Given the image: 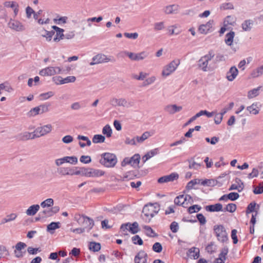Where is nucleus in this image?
I'll return each instance as SVG.
<instances>
[{
  "mask_svg": "<svg viewBox=\"0 0 263 263\" xmlns=\"http://www.w3.org/2000/svg\"><path fill=\"white\" fill-rule=\"evenodd\" d=\"M99 162L106 167H113L117 163L116 156L112 153H104L101 155Z\"/></svg>",
  "mask_w": 263,
  "mask_h": 263,
  "instance_id": "obj_1",
  "label": "nucleus"
},
{
  "mask_svg": "<svg viewBox=\"0 0 263 263\" xmlns=\"http://www.w3.org/2000/svg\"><path fill=\"white\" fill-rule=\"evenodd\" d=\"M74 220H76L80 225L83 226L88 232L94 226V221L92 219L84 215L80 214L76 215Z\"/></svg>",
  "mask_w": 263,
  "mask_h": 263,
  "instance_id": "obj_2",
  "label": "nucleus"
},
{
  "mask_svg": "<svg viewBox=\"0 0 263 263\" xmlns=\"http://www.w3.org/2000/svg\"><path fill=\"white\" fill-rule=\"evenodd\" d=\"M159 211V206L157 203H149L144 205L142 213L145 217L148 218V221H149L151 219L158 213Z\"/></svg>",
  "mask_w": 263,
  "mask_h": 263,
  "instance_id": "obj_3",
  "label": "nucleus"
},
{
  "mask_svg": "<svg viewBox=\"0 0 263 263\" xmlns=\"http://www.w3.org/2000/svg\"><path fill=\"white\" fill-rule=\"evenodd\" d=\"M116 60L112 56H107L104 54L99 53L94 56L92 59V62L89 63L91 66L105 63L108 62H115Z\"/></svg>",
  "mask_w": 263,
  "mask_h": 263,
  "instance_id": "obj_4",
  "label": "nucleus"
},
{
  "mask_svg": "<svg viewBox=\"0 0 263 263\" xmlns=\"http://www.w3.org/2000/svg\"><path fill=\"white\" fill-rule=\"evenodd\" d=\"M180 60H174L168 64L165 65L162 71V76L163 77H167L174 72L179 65L180 64Z\"/></svg>",
  "mask_w": 263,
  "mask_h": 263,
  "instance_id": "obj_5",
  "label": "nucleus"
},
{
  "mask_svg": "<svg viewBox=\"0 0 263 263\" xmlns=\"http://www.w3.org/2000/svg\"><path fill=\"white\" fill-rule=\"evenodd\" d=\"M214 54L212 52H209L208 54L202 57L198 61V67L202 71L206 72L209 70L208 65L209 62L214 57Z\"/></svg>",
  "mask_w": 263,
  "mask_h": 263,
  "instance_id": "obj_6",
  "label": "nucleus"
},
{
  "mask_svg": "<svg viewBox=\"0 0 263 263\" xmlns=\"http://www.w3.org/2000/svg\"><path fill=\"white\" fill-rule=\"evenodd\" d=\"M214 231L219 241L224 242L228 240V234L222 225L215 226Z\"/></svg>",
  "mask_w": 263,
  "mask_h": 263,
  "instance_id": "obj_7",
  "label": "nucleus"
},
{
  "mask_svg": "<svg viewBox=\"0 0 263 263\" xmlns=\"http://www.w3.org/2000/svg\"><path fill=\"white\" fill-rule=\"evenodd\" d=\"M83 176L87 177H98L104 175L105 172L101 170L83 167Z\"/></svg>",
  "mask_w": 263,
  "mask_h": 263,
  "instance_id": "obj_8",
  "label": "nucleus"
},
{
  "mask_svg": "<svg viewBox=\"0 0 263 263\" xmlns=\"http://www.w3.org/2000/svg\"><path fill=\"white\" fill-rule=\"evenodd\" d=\"M8 26L11 29L17 32H22L25 30V26L23 23L14 18L10 19Z\"/></svg>",
  "mask_w": 263,
  "mask_h": 263,
  "instance_id": "obj_9",
  "label": "nucleus"
},
{
  "mask_svg": "<svg viewBox=\"0 0 263 263\" xmlns=\"http://www.w3.org/2000/svg\"><path fill=\"white\" fill-rule=\"evenodd\" d=\"M59 67H48L40 71L39 74L42 76H51L61 72Z\"/></svg>",
  "mask_w": 263,
  "mask_h": 263,
  "instance_id": "obj_10",
  "label": "nucleus"
},
{
  "mask_svg": "<svg viewBox=\"0 0 263 263\" xmlns=\"http://www.w3.org/2000/svg\"><path fill=\"white\" fill-rule=\"evenodd\" d=\"M52 129V126L51 124H47L42 126L38 127L34 130V133L36 134V137L44 136L50 133Z\"/></svg>",
  "mask_w": 263,
  "mask_h": 263,
  "instance_id": "obj_11",
  "label": "nucleus"
},
{
  "mask_svg": "<svg viewBox=\"0 0 263 263\" xmlns=\"http://www.w3.org/2000/svg\"><path fill=\"white\" fill-rule=\"evenodd\" d=\"M179 176L177 173H172L170 175L162 176L159 178L158 182L160 183H163L171 181H173L178 178Z\"/></svg>",
  "mask_w": 263,
  "mask_h": 263,
  "instance_id": "obj_12",
  "label": "nucleus"
},
{
  "mask_svg": "<svg viewBox=\"0 0 263 263\" xmlns=\"http://www.w3.org/2000/svg\"><path fill=\"white\" fill-rule=\"evenodd\" d=\"M147 258V254L143 250L140 251L134 258L135 263H146Z\"/></svg>",
  "mask_w": 263,
  "mask_h": 263,
  "instance_id": "obj_13",
  "label": "nucleus"
},
{
  "mask_svg": "<svg viewBox=\"0 0 263 263\" xmlns=\"http://www.w3.org/2000/svg\"><path fill=\"white\" fill-rule=\"evenodd\" d=\"M179 8V6L177 4L167 5L163 8V12L166 14H176Z\"/></svg>",
  "mask_w": 263,
  "mask_h": 263,
  "instance_id": "obj_14",
  "label": "nucleus"
},
{
  "mask_svg": "<svg viewBox=\"0 0 263 263\" xmlns=\"http://www.w3.org/2000/svg\"><path fill=\"white\" fill-rule=\"evenodd\" d=\"M26 247V245L24 242H19L16 243L15 246V249L14 251L15 256L16 258H22L23 257L24 254L22 251V250L24 249Z\"/></svg>",
  "mask_w": 263,
  "mask_h": 263,
  "instance_id": "obj_15",
  "label": "nucleus"
},
{
  "mask_svg": "<svg viewBox=\"0 0 263 263\" xmlns=\"http://www.w3.org/2000/svg\"><path fill=\"white\" fill-rule=\"evenodd\" d=\"M235 183L232 184L229 190H237L239 192L242 191L244 188V184L242 181L239 178H236Z\"/></svg>",
  "mask_w": 263,
  "mask_h": 263,
  "instance_id": "obj_16",
  "label": "nucleus"
},
{
  "mask_svg": "<svg viewBox=\"0 0 263 263\" xmlns=\"http://www.w3.org/2000/svg\"><path fill=\"white\" fill-rule=\"evenodd\" d=\"M110 103L114 106H123L125 107L127 105V102L125 99L120 98L117 99L113 98L110 100Z\"/></svg>",
  "mask_w": 263,
  "mask_h": 263,
  "instance_id": "obj_17",
  "label": "nucleus"
},
{
  "mask_svg": "<svg viewBox=\"0 0 263 263\" xmlns=\"http://www.w3.org/2000/svg\"><path fill=\"white\" fill-rule=\"evenodd\" d=\"M52 28L56 31V36L53 39V41L54 42H58L60 40L64 39V29L60 28L57 26H53Z\"/></svg>",
  "mask_w": 263,
  "mask_h": 263,
  "instance_id": "obj_18",
  "label": "nucleus"
},
{
  "mask_svg": "<svg viewBox=\"0 0 263 263\" xmlns=\"http://www.w3.org/2000/svg\"><path fill=\"white\" fill-rule=\"evenodd\" d=\"M214 21L213 20H210L208 22L205 24H202L200 25L198 30L202 34H206L208 32L210 29L212 27V25L213 24Z\"/></svg>",
  "mask_w": 263,
  "mask_h": 263,
  "instance_id": "obj_19",
  "label": "nucleus"
},
{
  "mask_svg": "<svg viewBox=\"0 0 263 263\" xmlns=\"http://www.w3.org/2000/svg\"><path fill=\"white\" fill-rule=\"evenodd\" d=\"M238 73V69L235 66L231 67L229 71L227 73V79L229 81H233L237 76Z\"/></svg>",
  "mask_w": 263,
  "mask_h": 263,
  "instance_id": "obj_20",
  "label": "nucleus"
},
{
  "mask_svg": "<svg viewBox=\"0 0 263 263\" xmlns=\"http://www.w3.org/2000/svg\"><path fill=\"white\" fill-rule=\"evenodd\" d=\"M182 109V106L173 104L166 106L164 108V110L170 114H174L177 112L181 111Z\"/></svg>",
  "mask_w": 263,
  "mask_h": 263,
  "instance_id": "obj_21",
  "label": "nucleus"
},
{
  "mask_svg": "<svg viewBox=\"0 0 263 263\" xmlns=\"http://www.w3.org/2000/svg\"><path fill=\"white\" fill-rule=\"evenodd\" d=\"M205 210L207 211L213 212L223 211L222 205L221 203H216L215 204L209 205L205 206Z\"/></svg>",
  "mask_w": 263,
  "mask_h": 263,
  "instance_id": "obj_22",
  "label": "nucleus"
},
{
  "mask_svg": "<svg viewBox=\"0 0 263 263\" xmlns=\"http://www.w3.org/2000/svg\"><path fill=\"white\" fill-rule=\"evenodd\" d=\"M40 208V206L39 204L32 205L26 211V214L28 216H34L39 211Z\"/></svg>",
  "mask_w": 263,
  "mask_h": 263,
  "instance_id": "obj_23",
  "label": "nucleus"
},
{
  "mask_svg": "<svg viewBox=\"0 0 263 263\" xmlns=\"http://www.w3.org/2000/svg\"><path fill=\"white\" fill-rule=\"evenodd\" d=\"M20 136V139L24 141L29 139H34L37 138L34 132L33 133L26 132L23 133H22Z\"/></svg>",
  "mask_w": 263,
  "mask_h": 263,
  "instance_id": "obj_24",
  "label": "nucleus"
},
{
  "mask_svg": "<svg viewBox=\"0 0 263 263\" xmlns=\"http://www.w3.org/2000/svg\"><path fill=\"white\" fill-rule=\"evenodd\" d=\"M186 198H184V195H181L176 197L174 199V203L177 205H182L186 207L187 203L185 202Z\"/></svg>",
  "mask_w": 263,
  "mask_h": 263,
  "instance_id": "obj_25",
  "label": "nucleus"
},
{
  "mask_svg": "<svg viewBox=\"0 0 263 263\" xmlns=\"http://www.w3.org/2000/svg\"><path fill=\"white\" fill-rule=\"evenodd\" d=\"M187 255L194 259L198 258L199 256V249L195 247L191 248L188 251Z\"/></svg>",
  "mask_w": 263,
  "mask_h": 263,
  "instance_id": "obj_26",
  "label": "nucleus"
},
{
  "mask_svg": "<svg viewBox=\"0 0 263 263\" xmlns=\"http://www.w3.org/2000/svg\"><path fill=\"white\" fill-rule=\"evenodd\" d=\"M253 24V21L252 20H247L245 21L241 24L242 30L245 31H250L252 28Z\"/></svg>",
  "mask_w": 263,
  "mask_h": 263,
  "instance_id": "obj_27",
  "label": "nucleus"
},
{
  "mask_svg": "<svg viewBox=\"0 0 263 263\" xmlns=\"http://www.w3.org/2000/svg\"><path fill=\"white\" fill-rule=\"evenodd\" d=\"M263 74V65H261L252 70L251 76L253 78L260 77Z\"/></svg>",
  "mask_w": 263,
  "mask_h": 263,
  "instance_id": "obj_28",
  "label": "nucleus"
},
{
  "mask_svg": "<svg viewBox=\"0 0 263 263\" xmlns=\"http://www.w3.org/2000/svg\"><path fill=\"white\" fill-rule=\"evenodd\" d=\"M247 110L249 111L250 114L256 115L259 114V108L257 106L256 103H253L251 105L247 107Z\"/></svg>",
  "mask_w": 263,
  "mask_h": 263,
  "instance_id": "obj_29",
  "label": "nucleus"
},
{
  "mask_svg": "<svg viewBox=\"0 0 263 263\" xmlns=\"http://www.w3.org/2000/svg\"><path fill=\"white\" fill-rule=\"evenodd\" d=\"M152 135L153 134H151V132L147 131L143 133L141 136H136L135 138L138 143H142Z\"/></svg>",
  "mask_w": 263,
  "mask_h": 263,
  "instance_id": "obj_30",
  "label": "nucleus"
},
{
  "mask_svg": "<svg viewBox=\"0 0 263 263\" xmlns=\"http://www.w3.org/2000/svg\"><path fill=\"white\" fill-rule=\"evenodd\" d=\"M158 148H155L154 149L151 150V151L147 153L144 156L142 157V160L143 162H145L147 160L150 159L151 157L154 156L158 153Z\"/></svg>",
  "mask_w": 263,
  "mask_h": 263,
  "instance_id": "obj_31",
  "label": "nucleus"
},
{
  "mask_svg": "<svg viewBox=\"0 0 263 263\" xmlns=\"http://www.w3.org/2000/svg\"><path fill=\"white\" fill-rule=\"evenodd\" d=\"M235 32L233 31H230L226 35L225 43L228 46H231L233 42Z\"/></svg>",
  "mask_w": 263,
  "mask_h": 263,
  "instance_id": "obj_32",
  "label": "nucleus"
},
{
  "mask_svg": "<svg viewBox=\"0 0 263 263\" xmlns=\"http://www.w3.org/2000/svg\"><path fill=\"white\" fill-rule=\"evenodd\" d=\"M89 249L93 252H98L101 249V244L96 242H90L89 243Z\"/></svg>",
  "mask_w": 263,
  "mask_h": 263,
  "instance_id": "obj_33",
  "label": "nucleus"
},
{
  "mask_svg": "<svg viewBox=\"0 0 263 263\" xmlns=\"http://www.w3.org/2000/svg\"><path fill=\"white\" fill-rule=\"evenodd\" d=\"M261 87V86H259L249 91L248 92V98L249 99H252L258 96L259 93V91Z\"/></svg>",
  "mask_w": 263,
  "mask_h": 263,
  "instance_id": "obj_34",
  "label": "nucleus"
},
{
  "mask_svg": "<svg viewBox=\"0 0 263 263\" xmlns=\"http://www.w3.org/2000/svg\"><path fill=\"white\" fill-rule=\"evenodd\" d=\"M42 114L39 106L35 107L32 108L29 111H28L27 114V115L29 117H34L36 115Z\"/></svg>",
  "mask_w": 263,
  "mask_h": 263,
  "instance_id": "obj_35",
  "label": "nucleus"
},
{
  "mask_svg": "<svg viewBox=\"0 0 263 263\" xmlns=\"http://www.w3.org/2000/svg\"><path fill=\"white\" fill-rule=\"evenodd\" d=\"M54 204V201L52 198H48L43 201L41 203V206L43 208L51 207Z\"/></svg>",
  "mask_w": 263,
  "mask_h": 263,
  "instance_id": "obj_36",
  "label": "nucleus"
},
{
  "mask_svg": "<svg viewBox=\"0 0 263 263\" xmlns=\"http://www.w3.org/2000/svg\"><path fill=\"white\" fill-rule=\"evenodd\" d=\"M143 228L145 230V234L147 236L152 237L157 236L154 231L149 226H143Z\"/></svg>",
  "mask_w": 263,
  "mask_h": 263,
  "instance_id": "obj_37",
  "label": "nucleus"
},
{
  "mask_svg": "<svg viewBox=\"0 0 263 263\" xmlns=\"http://www.w3.org/2000/svg\"><path fill=\"white\" fill-rule=\"evenodd\" d=\"M105 138L102 135H95L92 138V142L94 143H103L104 142Z\"/></svg>",
  "mask_w": 263,
  "mask_h": 263,
  "instance_id": "obj_38",
  "label": "nucleus"
},
{
  "mask_svg": "<svg viewBox=\"0 0 263 263\" xmlns=\"http://www.w3.org/2000/svg\"><path fill=\"white\" fill-rule=\"evenodd\" d=\"M140 156L139 154H135L130 158L131 161V165L137 166L140 162Z\"/></svg>",
  "mask_w": 263,
  "mask_h": 263,
  "instance_id": "obj_39",
  "label": "nucleus"
},
{
  "mask_svg": "<svg viewBox=\"0 0 263 263\" xmlns=\"http://www.w3.org/2000/svg\"><path fill=\"white\" fill-rule=\"evenodd\" d=\"M39 216L40 218H47L52 216L50 209H44L39 213Z\"/></svg>",
  "mask_w": 263,
  "mask_h": 263,
  "instance_id": "obj_40",
  "label": "nucleus"
},
{
  "mask_svg": "<svg viewBox=\"0 0 263 263\" xmlns=\"http://www.w3.org/2000/svg\"><path fill=\"white\" fill-rule=\"evenodd\" d=\"M129 231L132 234H136L139 231V224L137 222H134L129 226Z\"/></svg>",
  "mask_w": 263,
  "mask_h": 263,
  "instance_id": "obj_41",
  "label": "nucleus"
},
{
  "mask_svg": "<svg viewBox=\"0 0 263 263\" xmlns=\"http://www.w3.org/2000/svg\"><path fill=\"white\" fill-rule=\"evenodd\" d=\"M102 133L104 135H106L107 137H110L112 134V129L110 126L107 124L102 129Z\"/></svg>",
  "mask_w": 263,
  "mask_h": 263,
  "instance_id": "obj_42",
  "label": "nucleus"
},
{
  "mask_svg": "<svg viewBox=\"0 0 263 263\" xmlns=\"http://www.w3.org/2000/svg\"><path fill=\"white\" fill-rule=\"evenodd\" d=\"M200 180L198 179L192 180L187 183L186 188L187 190H190L194 187L195 185L200 183Z\"/></svg>",
  "mask_w": 263,
  "mask_h": 263,
  "instance_id": "obj_43",
  "label": "nucleus"
},
{
  "mask_svg": "<svg viewBox=\"0 0 263 263\" xmlns=\"http://www.w3.org/2000/svg\"><path fill=\"white\" fill-rule=\"evenodd\" d=\"M54 95V92L51 91H48L47 92L43 93L40 95V98L41 100H47L50 97L53 96Z\"/></svg>",
  "mask_w": 263,
  "mask_h": 263,
  "instance_id": "obj_44",
  "label": "nucleus"
},
{
  "mask_svg": "<svg viewBox=\"0 0 263 263\" xmlns=\"http://www.w3.org/2000/svg\"><path fill=\"white\" fill-rule=\"evenodd\" d=\"M65 163L75 164L78 162V158L76 156H66L64 157Z\"/></svg>",
  "mask_w": 263,
  "mask_h": 263,
  "instance_id": "obj_45",
  "label": "nucleus"
},
{
  "mask_svg": "<svg viewBox=\"0 0 263 263\" xmlns=\"http://www.w3.org/2000/svg\"><path fill=\"white\" fill-rule=\"evenodd\" d=\"M60 222H52L47 226V230L48 231H54L60 228Z\"/></svg>",
  "mask_w": 263,
  "mask_h": 263,
  "instance_id": "obj_46",
  "label": "nucleus"
},
{
  "mask_svg": "<svg viewBox=\"0 0 263 263\" xmlns=\"http://www.w3.org/2000/svg\"><path fill=\"white\" fill-rule=\"evenodd\" d=\"M148 75V74L147 73L140 72L139 76L136 74H133L132 77L133 78L136 79L137 80H143L146 78V77Z\"/></svg>",
  "mask_w": 263,
  "mask_h": 263,
  "instance_id": "obj_47",
  "label": "nucleus"
},
{
  "mask_svg": "<svg viewBox=\"0 0 263 263\" xmlns=\"http://www.w3.org/2000/svg\"><path fill=\"white\" fill-rule=\"evenodd\" d=\"M201 206L195 204L189 207L187 209L188 212L190 214L198 212L201 210Z\"/></svg>",
  "mask_w": 263,
  "mask_h": 263,
  "instance_id": "obj_48",
  "label": "nucleus"
},
{
  "mask_svg": "<svg viewBox=\"0 0 263 263\" xmlns=\"http://www.w3.org/2000/svg\"><path fill=\"white\" fill-rule=\"evenodd\" d=\"M236 209V205L234 203L228 204L225 209L223 210L224 211H228L231 213H233L235 211Z\"/></svg>",
  "mask_w": 263,
  "mask_h": 263,
  "instance_id": "obj_49",
  "label": "nucleus"
},
{
  "mask_svg": "<svg viewBox=\"0 0 263 263\" xmlns=\"http://www.w3.org/2000/svg\"><path fill=\"white\" fill-rule=\"evenodd\" d=\"M164 28V23L163 22H157L154 24V29L155 31H160Z\"/></svg>",
  "mask_w": 263,
  "mask_h": 263,
  "instance_id": "obj_50",
  "label": "nucleus"
},
{
  "mask_svg": "<svg viewBox=\"0 0 263 263\" xmlns=\"http://www.w3.org/2000/svg\"><path fill=\"white\" fill-rule=\"evenodd\" d=\"M148 55V53L146 51H142L140 53H137V61L143 60Z\"/></svg>",
  "mask_w": 263,
  "mask_h": 263,
  "instance_id": "obj_51",
  "label": "nucleus"
},
{
  "mask_svg": "<svg viewBox=\"0 0 263 263\" xmlns=\"http://www.w3.org/2000/svg\"><path fill=\"white\" fill-rule=\"evenodd\" d=\"M68 17L67 16H62L59 18H54L53 20L55 23L60 25L62 24H66L67 22Z\"/></svg>",
  "mask_w": 263,
  "mask_h": 263,
  "instance_id": "obj_52",
  "label": "nucleus"
},
{
  "mask_svg": "<svg viewBox=\"0 0 263 263\" xmlns=\"http://www.w3.org/2000/svg\"><path fill=\"white\" fill-rule=\"evenodd\" d=\"M133 242L135 245H143V240L139 235H135L132 238Z\"/></svg>",
  "mask_w": 263,
  "mask_h": 263,
  "instance_id": "obj_53",
  "label": "nucleus"
},
{
  "mask_svg": "<svg viewBox=\"0 0 263 263\" xmlns=\"http://www.w3.org/2000/svg\"><path fill=\"white\" fill-rule=\"evenodd\" d=\"M156 80V78L155 76H152L146 79L143 83L144 86H146L154 83Z\"/></svg>",
  "mask_w": 263,
  "mask_h": 263,
  "instance_id": "obj_54",
  "label": "nucleus"
},
{
  "mask_svg": "<svg viewBox=\"0 0 263 263\" xmlns=\"http://www.w3.org/2000/svg\"><path fill=\"white\" fill-rule=\"evenodd\" d=\"M233 5L231 3H224L222 4L220 6L221 10L233 9Z\"/></svg>",
  "mask_w": 263,
  "mask_h": 263,
  "instance_id": "obj_55",
  "label": "nucleus"
},
{
  "mask_svg": "<svg viewBox=\"0 0 263 263\" xmlns=\"http://www.w3.org/2000/svg\"><path fill=\"white\" fill-rule=\"evenodd\" d=\"M50 106V105L49 103H46L41 105H39V106L40 108L42 114H43L49 111V107Z\"/></svg>",
  "mask_w": 263,
  "mask_h": 263,
  "instance_id": "obj_56",
  "label": "nucleus"
},
{
  "mask_svg": "<svg viewBox=\"0 0 263 263\" xmlns=\"http://www.w3.org/2000/svg\"><path fill=\"white\" fill-rule=\"evenodd\" d=\"M82 107V103L79 102H76L72 103L70 105V108L72 110H78Z\"/></svg>",
  "mask_w": 263,
  "mask_h": 263,
  "instance_id": "obj_57",
  "label": "nucleus"
},
{
  "mask_svg": "<svg viewBox=\"0 0 263 263\" xmlns=\"http://www.w3.org/2000/svg\"><path fill=\"white\" fill-rule=\"evenodd\" d=\"M54 32L53 31H49L45 30V34L42 35L44 37H46V40L48 42L50 41L52 39V36L54 35Z\"/></svg>",
  "mask_w": 263,
  "mask_h": 263,
  "instance_id": "obj_58",
  "label": "nucleus"
},
{
  "mask_svg": "<svg viewBox=\"0 0 263 263\" xmlns=\"http://www.w3.org/2000/svg\"><path fill=\"white\" fill-rule=\"evenodd\" d=\"M229 252L228 248L227 247H224L221 250V252L219 255V258H223L224 259H226V256L228 254V253Z\"/></svg>",
  "mask_w": 263,
  "mask_h": 263,
  "instance_id": "obj_59",
  "label": "nucleus"
},
{
  "mask_svg": "<svg viewBox=\"0 0 263 263\" xmlns=\"http://www.w3.org/2000/svg\"><path fill=\"white\" fill-rule=\"evenodd\" d=\"M76 80V78L74 76H68L66 77V78L63 79L62 78V82H61V84H65V83H68L70 82H74Z\"/></svg>",
  "mask_w": 263,
  "mask_h": 263,
  "instance_id": "obj_60",
  "label": "nucleus"
},
{
  "mask_svg": "<svg viewBox=\"0 0 263 263\" xmlns=\"http://www.w3.org/2000/svg\"><path fill=\"white\" fill-rule=\"evenodd\" d=\"M153 250L157 253H160L162 251V247L160 243L156 242L153 246Z\"/></svg>",
  "mask_w": 263,
  "mask_h": 263,
  "instance_id": "obj_61",
  "label": "nucleus"
},
{
  "mask_svg": "<svg viewBox=\"0 0 263 263\" xmlns=\"http://www.w3.org/2000/svg\"><path fill=\"white\" fill-rule=\"evenodd\" d=\"M80 161L83 163L88 164L91 162V159L89 156H82L80 158Z\"/></svg>",
  "mask_w": 263,
  "mask_h": 263,
  "instance_id": "obj_62",
  "label": "nucleus"
},
{
  "mask_svg": "<svg viewBox=\"0 0 263 263\" xmlns=\"http://www.w3.org/2000/svg\"><path fill=\"white\" fill-rule=\"evenodd\" d=\"M68 167H61L58 169V173L61 176L68 175Z\"/></svg>",
  "mask_w": 263,
  "mask_h": 263,
  "instance_id": "obj_63",
  "label": "nucleus"
},
{
  "mask_svg": "<svg viewBox=\"0 0 263 263\" xmlns=\"http://www.w3.org/2000/svg\"><path fill=\"white\" fill-rule=\"evenodd\" d=\"M234 23V20L233 18L230 16H227L224 21L223 24L224 26H227L228 25H232Z\"/></svg>",
  "mask_w": 263,
  "mask_h": 263,
  "instance_id": "obj_64",
  "label": "nucleus"
}]
</instances>
